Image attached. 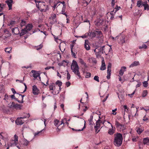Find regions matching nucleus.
I'll use <instances>...</instances> for the list:
<instances>
[{"label":"nucleus","instance_id":"34","mask_svg":"<svg viewBox=\"0 0 149 149\" xmlns=\"http://www.w3.org/2000/svg\"><path fill=\"white\" fill-rule=\"evenodd\" d=\"M12 49V48L11 47L6 48L5 49V51L8 53H10L11 52Z\"/></svg>","mask_w":149,"mask_h":149},{"label":"nucleus","instance_id":"48","mask_svg":"<svg viewBox=\"0 0 149 149\" xmlns=\"http://www.w3.org/2000/svg\"><path fill=\"white\" fill-rule=\"evenodd\" d=\"M91 35L93 37H96V33H95V31L94 32L91 33Z\"/></svg>","mask_w":149,"mask_h":149},{"label":"nucleus","instance_id":"27","mask_svg":"<svg viewBox=\"0 0 149 149\" xmlns=\"http://www.w3.org/2000/svg\"><path fill=\"white\" fill-rule=\"evenodd\" d=\"M7 136V134L6 133L2 132L0 134V138L4 139L6 138Z\"/></svg>","mask_w":149,"mask_h":149},{"label":"nucleus","instance_id":"43","mask_svg":"<svg viewBox=\"0 0 149 149\" xmlns=\"http://www.w3.org/2000/svg\"><path fill=\"white\" fill-rule=\"evenodd\" d=\"M43 47V45L42 44H40L38 46L35 47H36V49L37 50H39L41 49Z\"/></svg>","mask_w":149,"mask_h":149},{"label":"nucleus","instance_id":"31","mask_svg":"<svg viewBox=\"0 0 149 149\" xmlns=\"http://www.w3.org/2000/svg\"><path fill=\"white\" fill-rule=\"evenodd\" d=\"M144 129L143 128H137L136 131L139 134H140L143 131Z\"/></svg>","mask_w":149,"mask_h":149},{"label":"nucleus","instance_id":"45","mask_svg":"<svg viewBox=\"0 0 149 149\" xmlns=\"http://www.w3.org/2000/svg\"><path fill=\"white\" fill-rule=\"evenodd\" d=\"M59 121L57 119L55 120L54 121V125H55V126H57L58 125V123H59Z\"/></svg>","mask_w":149,"mask_h":149},{"label":"nucleus","instance_id":"12","mask_svg":"<svg viewBox=\"0 0 149 149\" xmlns=\"http://www.w3.org/2000/svg\"><path fill=\"white\" fill-rule=\"evenodd\" d=\"M31 72L33 73V77L35 78H36L38 77L40 79V80H41V77L40 76V74L37 72L35 70H32L31 71Z\"/></svg>","mask_w":149,"mask_h":149},{"label":"nucleus","instance_id":"3","mask_svg":"<svg viewBox=\"0 0 149 149\" xmlns=\"http://www.w3.org/2000/svg\"><path fill=\"white\" fill-rule=\"evenodd\" d=\"M104 47L105 46H103L96 48L94 50V51L97 57L100 56L104 52L105 53V52L104 51Z\"/></svg>","mask_w":149,"mask_h":149},{"label":"nucleus","instance_id":"24","mask_svg":"<svg viewBox=\"0 0 149 149\" xmlns=\"http://www.w3.org/2000/svg\"><path fill=\"white\" fill-rule=\"evenodd\" d=\"M4 37L7 38L10 36V33L7 30L5 29L4 30Z\"/></svg>","mask_w":149,"mask_h":149},{"label":"nucleus","instance_id":"54","mask_svg":"<svg viewBox=\"0 0 149 149\" xmlns=\"http://www.w3.org/2000/svg\"><path fill=\"white\" fill-rule=\"evenodd\" d=\"M24 145H25L26 146H27L29 143V141L25 139L24 140Z\"/></svg>","mask_w":149,"mask_h":149},{"label":"nucleus","instance_id":"42","mask_svg":"<svg viewBox=\"0 0 149 149\" xmlns=\"http://www.w3.org/2000/svg\"><path fill=\"white\" fill-rule=\"evenodd\" d=\"M4 86L2 84H0V92L3 91L4 90Z\"/></svg>","mask_w":149,"mask_h":149},{"label":"nucleus","instance_id":"46","mask_svg":"<svg viewBox=\"0 0 149 149\" xmlns=\"http://www.w3.org/2000/svg\"><path fill=\"white\" fill-rule=\"evenodd\" d=\"M147 94V91L146 90L144 91L142 93V96L143 97H146Z\"/></svg>","mask_w":149,"mask_h":149},{"label":"nucleus","instance_id":"10","mask_svg":"<svg viewBox=\"0 0 149 149\" xmlns=\"http://www.w3.org/2000/svg\"><path fill=\"white\" fill-rule=\"evenodd\" d=\"M26 116H24L23 117H20L17 118L15 121V123L17 125H22L24 123V122L21 119H24L26 118Z\"/></svg>","mask_w":149,"mask_h":149},{"label":"nucleus","instance_id":"33","mask_svg":"<svg viewBox=\"0 0 149 149\" xmlns=\"http://www.w3.org/2000/svg\"><path fill=\"white\" fill-rule=\"evenodd\" d=\"M22 107V105L18 104H15L14 108L16 109H21Z\"/></svg>","mask_w":149,"mask_h":149},{"label":"nucleus","instance_id":"5","mask_svg":"<svg viewBox=\"0 0 149 149\" xmlns=\"http://www.w3.org/2000/svg\"><path fill=\"white\" fill-rule=\"evenodd\" d=\"M36 6L41 11H45L46 10V6L45 3L42 2H39L38 3H36Z\"/></svg>","mask_w":149,"mask_h":149},{"label":"nucleus","instance_id":"64","mask_svg":"<svg viewBox=\"0 0 149 149\" xmlns=\"http://www.w3.org/2000/svg\"><path fill=\"white\" fill-rule=\"evenodd\" d=\"M135 91L133 92L131 94H128V95L131 97H132L133 96V95H134L135 93Z\"/></svg>","mask_w":149,"mask_h":149},{"label":"nucleus","instance_id":"18","mask_svg":"<svg viewBox=\"0 0 149 149\" xmlns=\"http://www.w3.org/2000/svg\"><path fill=\"white\" fill-rule=\"evenodd\" d=\"M106 69L105 64V62L103 58V59L102 61V65L100 68V70H104Z\"/></svg>","mask_w":149,"mask_h":149},{"label":"nucleus","instance_id":"57","mask_svg":"<svg viewBox=\"0 0 149 149\" xmlns=\"http://www.w3.org/2000/svg\"><path fill=\"white\" fill-rule=\"evenodd\" d=\"M91 75V73L89 72L87 73L86 74V77L89 78L90 77Z\"/></svg>","mask_w":149,"mask_h":149},{"label":"nucleus","instance_id":"60","mask_svg":"<svg viewBox=\"0 0 149 149\" xmlns=\"http://www.w3.org/2000/svg\"><path fill=\"white\" fill-rule=\"evenodd\" d=\"M111 6L113 7L115 4V0H111Z\"/></svg>","mask_w":149,"mask_h":149},{"label":"nucleus","instance_id":"32","mask_svg":"<svg viewBox=\"0 0 149 149\" xmlns=\"http://www.w3.org/2000/svg\"><path fill=\"white\" fill-rule=\"evenodd\" d=\"M27 31L26 30V28H24L22 30L21 32L19 33L20 35V36H22L25 34L26 33Z\"/></svg>","mask_w":149,"mask_h":149},{"label":"nucleus","instance_id":"53","mask_svg":"<svg viewBox=\"0 0 149 149\" xmlns=\"http://www.w3.org/2000/svg\"><path fill=\"white\" fill-rule=\"evenodd\" d=\"M139 107H136V113H135V114H133V113H132V117H134L135 116H136V115L137 114V113L138 111V108Z\"/></svg>","mask_w":149,"mask_h":149},{"label":"nucleus","instance_id":"49","mask_svg":"<svg viewBox=\"0 0 149 149\" xmlns=\"http://www.w3.org/2000/svg\"><path fill=\"white\" fill-rule=\"evenodd\" d=\"M8 96L6 94H5L4 95V97L3 100L6 101H7L8 100Z\"/></svg>","mask_w":149,"mask_h":149},{"label":"nucleus","instance_id":"63","mask_svg":"<svg viewBox=\"0 0 149 149\" xmlns=\"http://www.w3.org/2000/svg\"><path fill=\"white\" fill-rule=\"evenodd\" d=\"M148 120V118L146 117V116H144L143 117V120L144 121H146L147 120Z\"/></svg>","mask_w":149,"mask_h":149},{"label":"nucleus","instance_id":"8","mask_svg":"<svg viewBox=\"0 0 149 149\" xmlns=\"http://www.w3.org/2000/svg\"><path fill=\"white\" fill-rule=\"evenodd\" d=\"M79 121L82 123V124L84 123V125L83 127L81 130H75L74 128H72V130L73 131H83L86 128V122L85 120L82 118H80Z\"/></svg>","mask_w":149,"mask_h":149},{"label":"nucleus","instance_id":"47","mask_svg":"<svg viewBox=\"0 0 149 149\" xmlns=\"http://www.w3.org/2000/svg\"><path fill=\"white\" fill-rule=\"evenodd\" d=\"M121 124H120L118 121H116L115 122V125H116V127L117 128H118L119 127V126L121 125Z\"/></svg>","mask_w":149,"mask_h":149},{"label":"nucleus","instance_id":"1","mask_svg":"<svg viewBox=\"0 0 149 149\" xmlns=\"http://www.w3.org/2000/svg\"><path fill=\"white\" fill-rule=\"evenodd\" d=\"M114 144L116 146H120L122 143L123 136L122 134L120 133H117L114 134Z\"/></svg>","mask_w":149,"mask_h":149},{"label":"nucleus","instance_id":"40","mask_svg":"<svg viewBox=\"0 0 149 149\" xmlns=\"http://www.w3.org/2000/svg\"><path fill=\"white\" fill-rule=\"evenodd\" d=\"M118 128L120 129L121 131H123L125 130V128L124 125L121 124Z\"/></svg>","mask_w":149,"mask_h":149},{"label":"nucleus","instance_id":"13","mask_svg":"<svg viewBox=\"0 0 149 149\" xmlns=\"http://www.w3.org/2000/svg\"><path fill=\"white\" fill-rule=\"evenodd\" d=\"M102 123L101 121L100 120V119H99L96 122V125L94 127L95 129V130L96 131L99 128L100 126V123Z\"/></svg>","mask_w":149,"mask_h":149},{"label":"nucleus","instance_id":"23","mask_svg":"<svg viewBox=\"0 0 149 149\" xmlns=\"http://www.w3.org/2000/svg\"><path fill=\"white\" fill-rule=\"evenodd\" d=\"M56 85H57L58 86V87L57 86H56V87L57 88V89L58 90L60 91L61 89V87L62 86V82L60 81L57 80L56 81Z\"/></svg>","mask_w":149,"mask_h":149},{"label":"nucleus","instance_id":"22","mask_svg":"<svg viewBox=\"0 0 149 149\" xmlns=\"http://www.w3.org/2000/svg\"><path fill=\"white\" fill-rule=\"evenodd\" d=\"M139 65V63L138 61H135L133 62L129 66L130 68Z\"/></svg>","mask_w":149,"mask_h":149},{"label":"nucleus","instance_id":"2","mask_svg":"<svg viewBox=\"0 0 149 149\" xmlns=\"http://www.w3.org/2000/svg\"><path fill=\"white\" fill-rule=\"evenodd\" d=\"M72 72L77 75L79 78H81L80 73L79 70L78 65L76 61H74L72 63L71 66Z\"/></svg>","mask_w":149,"mask_h":149},{"label":"nucleus","instance_id":"38","mask_svg":"<svg viewBox=\"0 0 149 149\" xmlns=\"http://www.w3.org/2000/svg\"><path fill=\"white\" fill-rule=\"evenodd\" d=\"M65 6H63V7L62 9V11H61V13H62L63 14L65 15V16H66V17H67L68 15L66 14V13H65Z\"/></svg>","mask_w":149,"mask_h":149},{"label":"nucleus","instance_id":"51","mask_svg":"<svg viewBox=\"0 0 149 149\" xmlns=\"http://www.w3.org/2000/svg\"><path fill=\"white\" fill-rule=\"evenodd\" d=\"M148 83L147 81H144L143 82V86L145 87H146L148 86Z\"/></svg>","mask_w":149,"mask_h":149},{"label":"nucleus","instance_id":"19","mask_svg":"<svg viewBox=\"0 0 149 149\" xmlns=\"http://www.w3.org/2000/svg\"><path fill=\"white\" fill-rule=\"evenodd\" d=\"M5 2L8 5L9 8V9L10 10L11 9L12 7V3L13 2V0H7Z\"/></svg>","mask_w":149,"mask_h":149},{"label":"nucleus","instance_id":"15","mask_svg":"<svg viewBox=\"0 0 149 149\" xmlns=\"http://www.w3.org/2000/svg\"><path fill=\"white\" fill-rule=\"evenodd\" d=\"M65 45L66 44L65 43H61L60 44L59 47L60 48V50L62 52H63L65 50Z\"/></svg>","mask_w":149,"mask_h":149},{"label":"nucleus","instance_id":"17","mask_svg":"<svg viewBox=\"0 0 149 149\" xmlns=\"http://www.w3.org/2000/svg\"><path fill=\"white\" fill-rule=\"evenodd\" d=\"M126 68L125 66L122 67L119 72V74L120 76H122L125 71H126Z\"/></svg>","mask_w":149,"mask_h":149},{"label":"nucleus","instance_id":"26","mask_svg":"<svg viewBox=\"0 0 149 149\" xmlns=\"http://www.w3.org/2000/svg\"><path fill=\"white\" fill-rule=\"evenodd\" d=\"M111 127H112L111 128L109 129L108 132V133L111 135L113 134L115 132L114 130L113 129V127L112 125H111Z\"/></svg>","mask_w":149,"mask_h":149},{"label":"nucleus","instance_id":"11","mask_svg":"<svg viewBox=\"0 0 149 149\" xmlns=\"http://www.w3.org/2000/svg\"><path fill=\"white\" fill-rule=\"evenodd\" d=\"M32 91L34 95H38L39 93V90L35 85L33 86Z\"/></svg>","mask_w":149,"mask_h":149},{"label":"nucleus","instance_id":"9","mask_svg":"<svg viewBox=\"0 0 149 149\" xmlns=\"http://www.w3.org/2000/svg\"><path fill=\"white\" fill-rule=\"evenodd\" d=\"M118 43L120 45L123 44L125 42V36L124 35H120L119 36Z\"/></svg>","mask_w":149,"mask_h":149},{"label":"nucleus","instance_id":"21","mask_svg":"<svg viewBox=\"0 0 149 149\" xmlns=\"http://www.w3.org/2000/svg\"><path fill=\"white\" fill-rule=\"evenodd\" d=\"M14 142L13 143V144H11L10 145V146H13V145H16L17 144L18 142V136H17L16 134L14 136Z\"/></svg>","mask_w":149,"mask_h":149},{"label":"nucleus","instance_id":"20","mask_svg":"<svg viewBox=\"0 0 149 149\" xmlns=\"http://www.w3.org/2000/svg\"><path fill=\"white\" fill-rule=\"evenodd\" d=\"M88 41L87 40H85L84 43V47L87 50H89L90 49V47L88 44Z\"/></svg>","mask_w":149,"mask_h":149},{"label":"nucleus","instance_id":"14","mask_svg":"<svg viewBox=\"0 0 149 149\" xmlns=\"http://www.w3.org/2000/svg\"><path fill=\"white\" fill-rule=\"evenodd\" d=\"M12 30L13 33L15 35H18L20 33V31L17 27L13 28Z\"/></svg>","mask_w":149,"mask_h":149},{"label":"nucleus","instance_id":"30","mask_svg":"<svg viewBox=\"0 0 149 149\" xmlns=\"http://www.w3.org/2000/svg\"><path fill=\"white\" fill-rule=\"evenodd\" d=\"M95 33H96V37L99 38L102 36V33L100 31H95Z\"/></svg>","mask_w":149,"mask_h":149},{"label":"nucleus","instance_id":"44","mask_svg":"<svg viewBox=\"0 0 149 149\" xmlns=\"http://www.w3.org/2000/svg\"><path fill=\"white\" fill-rule=\"evenodd\" d=\"M147 47V46L145 44H143L142 45L140 46L139 48L140 49L144 48L146 49Z\"/></svg>","mask_w":149,"mask_h":149},{"label":"nucleus","instance_id":"35","mask_svg":"<svg viewBox=\"0 0 149 149\" xmlns=\"http://www.w3.org/2000/svg\"><path fill=\"white\" fill-rule=\"evenodd\" d=\"M15 104L14 102H12L9 104V107L10 108L14 109L15 108Z\"/></svg>","mask_w":149,"mask_h":149},{"label":"nucleus","instance_id":"37","mask_svg":"<svg viewBox=\"0 0 149 149\" xmlns=\"http://www.w3.org/2000/svg\"><path fill=\"white\" fill-rule=\"evenodd\" d=\"M142 1L141 0H139L138 1L137 3V6L139 7H141L142 6Z\"/></svg>","mask_w":149,"mask_h":149},{"label":"nucleus","instance_id":"7","mask_svg":"<svg viewBox=\"0 0 149 149\" xmlns=\"http://www.w3.org/2000/svg\"><path fill=\"white\" fill-rule=\"evenodd\" d=\"M111 63H109L107 66V78L108 79L110 78V76L111 74Z\"/></svg>","mask_w":149,"mask_h":149},{"label":"nucleus","instance_id":"55","mask_svg":"<svg viewBox=\"0 0 149 149\" xmlns=\"http://www.w3.org/2000/svg\"><path fill=\"white\" fill-rule=\"evenodd\" d=\"M26 24V23L25 21L22 20L21 23H20V25L21 27H22V26H24Z\"/></svg>","mask_w":149,"mask_h":149},{"label":"nucleus","instance_id":"59","mask_svg":"<svg viewBox=\"0 0 149 149\" xmlns=\"http://www.w3.org/2000/svg\"><path fill=\"white\" fill-rule=\"evenodd\" d=\"M117 110V109L116 108L113 109L112 110V111L113 112V113H112L114 115H116V112H115Z\"/></svg>","mask_w":149,"mask_h":149},{"label":"nucleus","instance_id":"50","mask_svg":"<svg viewBox=\"0 0 149 149\" xmlns=\"http://www.w3.org/2000/svg\"><path fill=\"white\" fill-rule=\"evenodd\" d=\"M93 118V116L92 115H91L90 116V118L88 120L90 124H91L92 123Z\"/></svg>","mask_w":149,"mask_h":149},{"label":"nucleus","instance_id":"25","mask_svg":"<svg viewBox=\"0 0 149 149\" xmlns=\"http://www.w3.org/2000/svg\"><path fill=\"white\" fill-rule=\"evenodd\" d=\"M143 143L144 145H149V138L147 137L143 139Z\"/></svg>","mask_w":149,"mask_h":149},{"label":"nucleus","instance_id":"39","mask_svg":"<svg viewBox=\"0 0 149 149\" xmlns=\"http://www.w3.org/2000/svg\"><path fill=\"white\" fill-rule=\"evenodd\" d=\"M143 6L144 7V9L145 10L146 9L149 10V6L147 4H143Z\"/></svg>","mask_w":149,"mask_h":149},{"label":"nucleus","instance_id":"58","mask_svg":"<svg viewBox=\"0 0 149 149\" xmlns=\"http://www.w3.org/2000/svg\"><path fill=\"white\" fill-rule=\"evenodd\" d=\"M4 6V4H0V11H1L2 9L3 8V6Z\"/></svg>","mask_w":149,"mask_h":149},{"label":"nucleus","instance_id":"4","mask_svg":"<svg viewBox=\"0 0 149 149\" xmlns=\"http://www.w3.org/2000/svg\"><path fill=\"white\" fill-rule=\"evenodd\" d=\"M50 91H52V93L54 95H56L58 94L59 91L58 90L56 86H55V84L53 83H51L49 86Z\"/></svg>","mask_w":149,"mask_h":149},{"label":"nucleus","instance_id":"28","mask_svg":"<svg viewBox=\"0 0 149 149\" xmlns=\"http://www.w3.org/2000/svg\"><path fill=\"white\" fill-rule=\"evenodd\" d=\"M33 28L32 25L31 24H28L26 26L25 28H26V30L27 31H30Z\"/></svg>","mask_w":149,"mask_h":149},{"label":"nucleus","instance_id":"56","mask_svg":"<svg viewBox=\"0 0 149 149\" xmlns=\"http://www.w3.org/2000/svg\"><path fill=\"white\" fill-rule=\"evenodd\" d=\"M68 73H67V78L68 80H69L70 78V75L69 73L68 72V71H67Z\"/></svg>","mask_w":149,"mask_h":149},{"label":"nucleus","instance_id":"29","mask_svg":"<svg viewBox=\"0 0 149 149\" xmlns=\"http://www.w3.org/2000/svg\"><path fill=\"white\" fill-rule=\"evenodd\" d=\"M89 61L90 63L96 64L97 63V61L96 60L95 58L93 57H91L89 58Z\"/></svg>","mask_w":149,"mask_h":149},{"label":"nucleus","instance_id":"52","mask_svg":"<svg viewBox=\"0 0 149 149\" xmlns=\"http://www.w3.org/2000/svg\"><path fill=\"white\" fill-rule=\"evenodd\" d=\"M99 77L97 76H94V79L97 81L99 82Z\"/></svg>","mask_w":149,"mask_h":149},{"label":"nucleus","instance_id":"61","mask_svg":"<svg viewBox=\"0 0 149 149\" xmlns=\"http://www.w3.org/2000/svg\"><path fill=\"white\" fill-rule=\"evenodd\" d=\"M23 84L25 86V89H24V90L23 91V92H21L20 93H24L26 91V90L27 88V86H26V84L25 83H23Z\"/></svg>","mask_w":149,"mask_h":149},{"label":"nucleus","instance_id":"36","mask_svg":"<svg viewBox=\"0 0 149 149\" xmlns=\"http://www.w3.org/2000/svg\"><path fill=\"white\" fill-rule=\"evenodd\" d=\"M43 130H44V129L42 130H41L40 131H38L37 132H36V133H34V136L36 137L37 136H39V135H40L41 134L42 132V131Z\"/></svg>","mask_w":149,"mask_h":149},{"label":"nucleus","instance_id":"62","mask_svg":"<svg viewBox=\"0 0 149 149\" xmlns=\"http://www.w3.org/2000/svg\"><path fill=\"white\" fill-rule=\"evenodd\" d=\"M65 84L67 87H68L70 86L71 84L69 81H68Z\"/></svg>","mask_w":149,"mask_h":149},{"label":"nucleus","instance_id":"41","mask_svg":"<svg viewBox=\"0 0 149 149\" xmlns=\"http://www.w3.org/2000/svg\"><path fill=\"white\" fill-rule=\"evenodd\" d=\"M67 121V120L66 118H64L62 119L61 120V123L60 124V125H61L62 124H63V125L64 124V123H65Z\"/></svg>","mask_w":149,"mask_h":149},{"label":"nucleus","instance_id":"16","mask_svg":"<svg viewBox=\"0 0 149 149\" xmlns=\"http://www.w3.org/2000/svg\"><path fill=\"white\" fill-rule=\"evenodd\" d=\"M49 19L52 20L53 23H54L55 22H57L56 15L55 14H52L51 15V17H50Z\"/></svg>","mask_w":149,"mask_h":149},{"label":"nucleus","instance_id":"6","mask_svg":"<svg viewBox=\"0 0 149 149\" xmlns=\"http://www.w3.org/2000/svg\"><path fill=\"white\" fill-rule=\"evenodd\" d=\"M19 95V98L21 99V100H18V99L15 98V97L14 95H11L10 96V97L12 99H15L16 101H17L18 102L20 103H22L23 102V98L24 96V95H22L18 94Z\"/></svg>","mask_w":149,"mask_h":149}]
</instances>
